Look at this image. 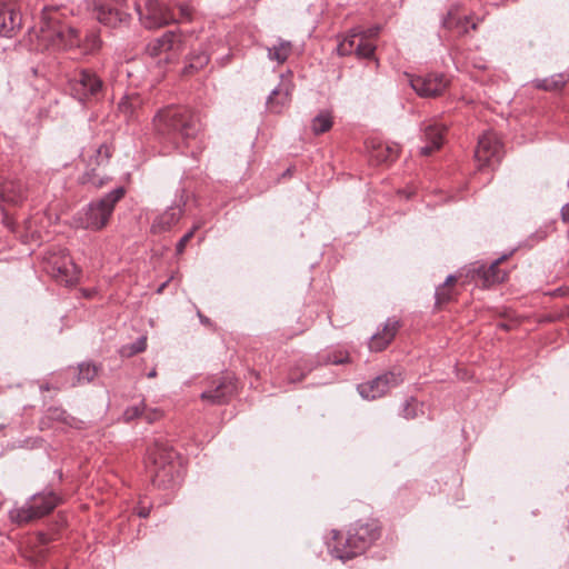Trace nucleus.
Returning <instances> with one entry per match:
<instances>
[{
	"instance_id": "obj_25",
	"label": "nucleus",
	"mask_w": 569,
	"mask_h": 569,
	"mask_svg": "<svg viewBox=\"0 0 569 569\" xmlns=\"http://www.w3.org/2000/svg\"><path fill=\"white\" fill-rule=\"evenodd\" d=\"M210 56L206 50L192 52L188 58V63L183 68V74L189 76L194 71L202 69L208 64Z\"/></svg>"
},
{
	"instance_id": "obj_9",
	"label": "nucleus",
	"mask_w": 569,
	"mask_h": 569,
	"mask_svg": "<svg viewBox=\"0 0 569 569\" xmlns=\"http://www.w3.org/2000/svg\"><path fill=\"white\" fill-rule=\"evenodd\" d=\"M92 8L97 20L109 28L124 26L130 19L126 0H92Z\"/></svg>"
},
{
	"instance_id": "obj_37",
	"label": "nucleus",
	"mask_w": 569,
	"mask_h": 569,
	"mask_svg": "<svg viewBox=\"0 0 569 569\" xmlns=\"http://www.w3.org/2000/svg\"><path fill=\"white\" fill-rule=\"evenodd\" d=\"M146 409V405L141 402L137 406L128 407L123 412V419L124 421L129 422L140 416H142V410Z\"/></svg>"
},
{
	"instance_id": "obj_21",
	"label": "nucleus",
	"mask_w": 569,
	"mask_h": 569,
	"mask_svg": "<svg viewBox=\"0 0 569 569\" xmlns=\"http://www.w3.org/2000/svg\"><path fill=\"white\" fill-rule=\"evenodd\" d=\"M26 198V187L21 180L6 178L0 182V199L2 201L19 204Z\"/></svg>"
},
{
	"instance_id": "obj_20",
	"label": "nucleus",
	"mask_w": 569,
	"mask_h": 569,
	"mask_svg": "<svg viewBox=\"0 0 569 569\" xmlns=\"http://www.w3.org/2000/svg\"><path fill=\"white\" fill-rule=\"evenodd\" d=\"M400 329V321L396 318H389L385 323L382 331L376 332L369 341L370 351L379 352L385 350L395 339Z\"/></svg>"
},
{
	"instance_id": "obj_46",
	"label": "nucleus",
	"mask_w": 569,
	"mask_h": 569,
	"mask_svg": "<svg viewBox=\"0 0 569 569\" xmlns=\"http://www.w3.org/2000/svg\"><path fill=\"white\" fill-rule=\"evenodd\" d=\"M198 317H199L201 323H203L206 326L210 325V319L207 318L206 316H203L200 311H198Z\"/></svg>"
},
{
	"instance_id": "obj_39",
	"label": "nucleus",
	"mask_w": 569,
	"mask_h": 569,
	"mask_svg": "<svg viewBox=\"0 0 569 569\" xmlns=\"http://www.w3.org/2000/svg\"><path fill=\"white\" fill-rule=\"evenodd\" d=\"M192 19V10L189 4L181 3L179 4V13L176 16V20H172L171 22H182V21H190Z\"/></svg>"
},
{
	"instance_id": "obj_14",
	"label": "nucleus",
	"mask_w": 569,
	"mask_h": 569,
	"mask_svg": "<svg viewBox=\"0 0 569 569\" xmlns=\"http://www.w3.org/2000/svg\"><path fill=\"white\" fill-rule=\"evenodd\" d=\"M506 259V256H502L495 261H492L489 266L483 263L475 264L471 269L472 278L478 286L483 288H490L495 284L501 283L507 278V272L499 268V264L502 260Z\"/></svg>"
},
{
	"instance_id": "obj_22",
	"label": "nucleus",
	"mask_w": 569,
	"mask_h": 569,
	"mask_svg": "<svg viewBox=\"0 0 569 569\" xmlns=\"http://www.w3.org/2000/svg\"><path fill=\"white\" fill-rule=\"evenodd\" d=\"M183 204L177 203L169 207L163 213L158 216L153 223L152 229L158 232L167 231L174 226L183 213Z\"/></svg>"
},
{
	"instance_id": "obj_40",
	"label": "nucleus",
	"mask_w": 569,
	"mask_h": 569,
	"mask_svg": "<svg viewBox=\"0 0 569 569\" xmlns=\"http://www.w3.org/2000/svg\"><path fill=\"white\" fill-rule=\"evenodd\" d=\"M199 226L196 224L192 227V229L190 231H188L177 243L176 246V251L178 254H181L184 249H186V246L187 243L190 241V239L193 237L196 230H198Z\"/></svg>"
},
{
	"instance_id": "obj_19",
	"label": "nucleus",
	"mask_w": 569,
	"mask_h": 569,
	"mask_svg": "<svg viewBox=\"0 0 569 569\" xmlns=\"http://www.w3.org/2000/svg\"><path fill=\"white\" fill-rule=\"evenodd\" d=\"M422 131L427 144L420 148V153L430 156L442 146L446 127L437 120H430L423 126Z\"/></svg>"
},
{
	"instance_id": "obj_50",
	"label": "nucleus",
	"mask_w": 569,
	"mask_h": 569,
	"mask_svg": "<svg viewBox=\"0 0 569 569\" xmlns=\"http://www.w3.org/2000/svg\"><path fill=\"white\" fill-rule=\"evenodd\" d=\"M332 533H333V539H337V538H338L339 532H338V531H336V530H333V531H332Z\"/></svg>"
},
{
	"instance_id": "obj_18",
	"label": "nucleus",
	"mask_w": 569,
	"mask_h": 569,
	"mask_svg": "<svg viewBox=\"0 0 569 569\" xmlns=\"http://www.w3.org/2000/svg\"><path fill=\"white\" fill-rule=\"evenodd\" d=\"M293 84L290 79L281 76L280 83L270 92L267 98V109L271 113H281L291 101Z\"/></svg>"
},
{
	"instance_id": "obj_52",
	"label": "nucleus",
	"mask_w": 569,
	"mask_h": 569,
	"mask_svg": "<svg viewBox=\"0 0 569 569\" xmlns=\"http://www.w3.org/2000/svg\"><path fill=\"white\" fill-rule=\"evenodd\" d=\"M471 28H472V29H476V28H477V24L473 22V23L471 24Z\"/></svg>"
},
{
	"instance_id": "obj_30",
	"label": "nucleus",
	"mask_w": 569,
	"mask_h": 569,
	"mask_svg": "<svg viewBox=\"0 0 569 569\" xmlns=\"http://www.w3.org/2000/svg\"><path fill=\"white\" fill-rule=\"evenodd\" d=\"M98 373V367L91 362H82L78 367L77 383L91 382Z\"/></svg>"
},
{
	"instance_id": "obj_5",
	"label": "nucleus",
	"mask_w": 569,
	"mask_h": 569,
	"mask_svg": "<svg viewBox=\"0 0 569 569\" xmlns=\"http://www.w3.org/2000/svg\"><path fill=\"white\" fill-rule=\"evenodd\" d=\"M126 194L123 187H118L104 197L88 204L82 224L86 229L100 230L104 228L113 212L114 206Z\"/></svg>"
},
{
	"instance_id": "obj_42",
	"label": "nucleus",
	"mask_w": 569,
	"mask_h": 569,
	"mask_svg": "<svg viewBox=\"0 0 569 569\" xmlns=\"http://www.w3.org/2000/svg\"><path fill=\"white\" fill-rule=\"evenodd\" d=\"M450 299L449 289L445 286H440L436 289L437 303L446 302Z\"/></svg>"
},
{
	"instance_id": "obj_38",
	"label": "nucleus",
	"mask_w": 569,
	"mask_h": 569,
	"mask_svg": "<svg viewBox=\"0 0 569 569\" xmlns=\"http://www.w3.org/2000/svg\"><path fill=\"white\" fill-rule=\"evenodd\" d=\"M417 400L415 398H410L409 400H406L402 408V416L406 419H413L416 418V408H417Z\"/></svg>"
},
{
	"instance_id": "obj_33",
	"label": "nucleus",
	"mask_w": 569,
	"mask_h": 569,
	"mask_svg": "<svg viewBox=\"0 0 569 569\" xmlns=\"http://www.w3.org/2000/svg\"><path fill=\"white\" fill-rule=\"evenodd\" d=\"M359 38H351V30L349 31L347 38H345L337 47V52L339 56H349L352 52L356 53V46L358 43Z\"/></svg>"
},
{
	"instance_id": "obj_43",
	"label": "nucleus",
	"mask_w": 569,
	"mask_h": 569,
	"mask_svg": "<svg viewBox=\"0 0 569 569\" xmlns=\"http://www.w3.org/2000/svg\"><path fill=\"white\" fill-rule=\"evenodd\" d=\"M563 222L569 223V204H563L560 210Z\"/></svg>"
},
{
	"instance_id": "obj_23",
	"label": "nucleus",
	"mask_w": 569,
	"mask_h": 569,
	"mask_svg": "<svg viewBox=\"0 0 569 569\" xmlns=\"http://www.w3.org/2000/svg\"><path fill=\"white\" fill-rule=\"evenodd\" d=\"M399 147L397 144L379 143L371 151L370 158L377 163H388L397 159Z\"/></svg>"
},
{
	"instance_id": "obj_24",
	"label": "nucleus",
	"mask_w": 569,
	"mask_h": 569,
	"mask_svg": "<svg viewBox=\"0 0 569 569\" xmlns=\"http://www.w3.org/2000/svg\"><path fill=\"white\" fill-rule=\"evenodd\" d=\"M567 80L561 73L552 74L543 79H535L532 84L536 89L556 92L563 88Z\"/></svg>"
},
{
	"instance_id": "obj_15",
	"label": "nucleus",
	"mask_w": 569,
	"mask_h": 569,
	"mask_svg": "<svg viewBox=\"0 0 569 569\" xmlns=\"http://www.w3.org/2000/svg\"><path fill=\"white\" fill-rule=\"evenodd\" d=\"M89 163L86 172L80 177V182L83 184L90 183L96 188H100L106 183V179L100 177L96 172V168L92 167L93 162L96 166L108 163L110 158L109 148L106 144H101L96 149L86 151Z\"/></svg>"
},
{
	"instance_id": "obj_35",
	"label": "nucleus",
	"mask_w": 569,
	"mask_h": 569,
	"mask_svg": "<svg viewBox=\"0 0 569 569\" xmlns=\"http://www.w3.org/2000/svg\"><path fill=\"white\" fill-rule=\"evenodd\" d=\"M46 418L52 421H61L68 423V413L66 410L59 407H50L46 411Z\"/></svg>"
},
{
	"instance_id": "obj_45",
	"label": "nucleus",
	"mask_w": 569,
	"mask_h": 569,
	"mask_svg": "<svg viewBox=\"0 0 569 569\" xmlns=\"http://www.w3.org/2000/svg\"><path fill=\"white\" fill-rule=\"evenodd\" d=\"M149 512H150L149 509L141 507L138 510V516L141 518H147L149 516Z\"/></svg>"
},
{
	"instance_id": "obj_8",
	"label": "nucleus",
	"mask_w": 569,
	"mask_h": 569,
	"mask_svg": "<svg viewBox=\"0 0 569 569\" xmlns=\"http://www.w3.org/2000/svg\"><path fill=\"white\" fill-rule=\"evenodd\" d=\"M136 10L140 22L147 29L161 28L176 20V13L159 0H144L142 4L136 3Z\"/></svg>"
},
{
	"instance_id": "obj_34",
	"label": "nucleus",
	"mask_w": 569,
	"mask_h": 569,
	"mask_svg": "<svg viewBox=\"0 0 569 569\" xmlns=\"http://www.w3.org/2000/svg\"><path fill=\"white\" fill-rule=\"evenodd\" d=\"M376 47L368 40H362L359 38L358 43L356 46V54L359 58H370L373 56Z\"/></svg>"
},
{
	"instance_id": "obj_36",
	"label": "nucleus",
	"mask_w": 569,
	"mask_h": 569,
	"mask_svg": "<svg viewBox=\"0 0 569 569\" xmlns=\"http://www.w3.org/2000/svg\"><path fill=\"white\" fill-rule=\"evenodd\" d=\"M325 363L343 365L350 361L349 355L343 351H332L326 356Z\"/></svg>"
},
{
	"instance_id": "obj_41",
	"label": "nucleus",
	"mask_w": 569,
	"mask_h": 569,
	"mask_svg": "<svg viewBox=\"0 0 569 569\" xmlns=\"http://www.w3.org/2000/svg\"><path fill=\"white\" fill-rule=\"evenodd\" d=\"M162 416V412L158 409H143L142 410V418L148 422L152 423L157 421Z\"/></svg>"
},
{
	"instance_id": "obj_48",
	"label": "nucleus",
	"mask_w": 569,
	"mask_h": 569,
	"mask_svg": "<svg viewBox=\"0 0 569 569\" xmlns=\"http://www.w3.org/2000/svg\"><path fill=\"white\" fill-rule=\"evenodd\" d=\"M40 390H41V391H48V390H50V386H49L48 383H46V385H41V386H40Z\"/></svg>"
},
{
	"instance_id": "obj_26",
	"label": "nucleus",
	"mask_w": 569,
	"mask_h": 569,
	"mask_svg": "<svg viewBox=\"0 0 569 569\" xmlns=\"http://www.w3.org/2000/svg\"><path fill=\"white\" fill-rule=\"evenodd\" d=\"M333 124L332 114L329 110H321L312 120H311V130L315 134H321L331 129Z\"/></svg>"
},
{
	"instance_id": "obj_11",
	"label": "nucleus",
	"mask_w": 569,
	"mask_h": 569,
	"mask_svg": "<svg viewBox=\"0 0 569 569\" xmlns=\"http://www.w3.org/2000/svg\"><path fill=\"white\" fill-rule=\"evenodd\" d=\"M409 84L422 98H436L448 88L450 80L443 73L409 76Z\"/></svg>"
},
{
	"instance_id": "obj_3",
	"label": "nucleus",
	"mask_w": 569,
	"mask_h": 569,
	"mask_svg": "<svg viewBox=\"0 0 569 569\" xmlns=\"http://www.w3.org/2000/svg\"><path fill=\"white\" fill-rule=\"evenodd\" d=\"M380 537V527L377 520L367 522L357 521L349 530L342 546H331L332 556L347 561L365 552Z\"/></svg>"
},
{
	"instance_id": "obj_13",
	"label": "nucleus",
	"mask_w": 569,
	"mask_h": 569,
	"mask_svg": "<svg viewBox=\"0 0 569 569\" xmlns=\"http://www.w3.org/2000/svg\"><path fill=\"white\" fill-rule=\"evenodd\" d=\"M19 0H0V37L12 38L21 28Z\"/></svg>"
},
{
	"instance_id": "obj_1",
	"label": "nucleus",
	"mask_w": 569,
	"mask_h": 569,
	"mask_svg": "<svg viewBox=\"0 0 569 569\" xmlns=\"http://www.w3.org/2000/svg\"><path fill=\"white\" fill-rule=\"evenodd\" d=\"M153 129L163 153L188 147L200 131L199 118L183 107H166L153 117Z\"/></svg>"
},
{
	"instance_id": "obj_10",
	"label": "nucleus",
	"mask_w": 569,
	"mask_h": 569,
	"mask_svg": "<svg viewBox=\"0 0 569 569\" xmlns=\"http://www.w3.org/2000/svg\"><path fill=\"white\" fill-rule=\"evenodd\" d=\"M403 381L400 371H388L375 379L360 383L357 387L359 395L367 400H375L386 395L391 388L399 386Z\"/></svg>"
},
{
	"instance_id": "obj_6",
	"label": "nucleus",
	"mask_w": 569,
	"mask_h": 569,
	"mask_svg": "<svg viewBox=\"0 0 569 569\" xmlns=\"http://www.w3.org/2000/svg\"><path fill=\"white\" fill-rule=\"evenodd\" d=\"M101 78L90 69H81L69 80L71 96L80 102L98 100L103 96Z\"/></svg>"
},
{
	"instance_id": "obj_4",
	"label": "nucleus",
	"mask_w": 569,
	"mask_h": 569,
	"mask_svg": "<svg viewBox=\"0 0 569 569\" xmlns=\"http://www.w3.org/2000/svg\"><path fill=\"white\" fill-rule=\"evenodd\" d=\"M61 502L62 497L58 492L44 489L32 495L22 506L12 508L9 516L18 525L32 522L51 513Z\"/></svg>"
},
{
	"instance_id": "obj_12",
	"label": "nucleus",
	"mask_w": 569,
	"mask_h": 569,
	"mask_svg": "<svg viewBox=\"0 0 569 569\" xmlns=\"http://www.w3.org/2000/svg\"><path fill=\"white\" fill-rule=\"evenodd\" d=\"M501 143L493 132L483 133L479 140L475 151V158L481 168L492 167L495 162L500 161Z\"/></svg>"
},
{
	"instance_id": "obj_44",
	"label": "nucleus",
	"mask_w": 569,
	"mask_h": 569,
	"mask_svg": "<svg viewBox=\"0 0 569 569\" xmlns=\"http://www.w3.org/2000/svg\"><path fill=\"white\" fill-rule=\"evenodd\" d=\"M442 26L448 29L452 28L451 12H449L448 16L442 20Z\"/></svg>"
},
{
	"instance_id": "obj_7",
	"label": "nucleus",
	"mask_w": 569,
	"mask_h": 569,
	"mask_svg": "<svg viewBox=\"0 0 569 569\" xmlns=\"http://www.w3.org/2000/svg\"><path fill=\"white\" fill-rule=\"evenodd\" d=\"M176 458V452L166 442L156 440L153 446L148 449V460L152 463L150 472L152 476L153 485L160 487L164 485V478L171 473L172 461Z\"/></svg>"
},
{
	"instance_id": "obj_32",
	"label": "nucleus",
	"mask_w": 569,
	"mask_h": 569,
	"mask_svg": "<svg viewBox=\"0 0 569 569\" xmlns=\"http://www.w3.org/2000/svg\"><path fill=\"white\" fill-rule=\"evenodd\" d=\"M380 32V26H373L370 28L355 27L351 29V38H360L362 40H370L376 38Z\"/></svg>"
},
{
	"instance_id": "obj_31",
	"label": "nucleus",
	"mask_w": 569,
	"mask_h": 569,
	"mask_svg": "<svg viewBox=\"0 0 569 569\" xmlns=\"http://www.w3.org/2000/svg\"><path fill=\"white\" fill-rule=\"evenodd\" d=\"M146 348L147 338L140 337L134 342L122 346L120 349V356L124 358H130L137 353L144 351Z\"/></svg>"
},
{
	"instance_id": "obj_49",
	"label": "nucleus",
	"mask_w": 569,
	"mask_h": 569,
	"mask_svg": "<svg viewBox=\"0 0 569 569\" xmlns=\"http://www.w3.org/2000/svg\"><path fill=\"white\" fill-rule=\"evenodd\" d=\"M157 376V371L156 369H152L149 373H148V378H154Z\"/></svg>"
},
{
	"instance_id": "obj_29",
	"label": "nucleus",
	"mask_w": 569,
	"mask_h": 569,
	"mask_svg": "<svg viewBox=\"0 0 569 569\" xmlns=\"http://www.w3.org/2000/svg\"><path fill=\"white\" fill-rule=\"evenodd\" d=\"M140 104V98L138 96H126L123 97L119 104L118 109L127 120L133 117L137 107Z\"/></svg>"
},
{
	"instance_id": "obj_47",
	"label": "nucleus",
	"mask_w": 569,
	"mask_h": 569,
	"mask_svg": "<svg viewBox=\"0 0 569 569\" xmlns=\"http://www.w3.org/2000/svg\"><path fill=\"white\" fill-rule=\"evenodd\" d=\"M453 281H456V277L450 274L447 277L442 286L448 287V284L452 283Z\"/></svg>"
},
{
	"instance_id": "obj_2",
	"label": "nucleus",
	"mask_w": 569,
	"mask_h": 569,
	"mask_svg": "<svg viewBox=\"0 0 569 569\" xmlns=\"http://www.w3.org/2000/svg\"><path fill=\"white\" fill-rule=\"evenodd\" d=\"M39 44L44 49H80L82 54H92L101 47V39L98 32L89 31L82 38L78 30L66 26L54 16L42 14L37 30Z\"/></svg>"
},
{
	"instance_id": "obj_51",
	"label": "nucleus",
	"mask_w": 569,
	"mask_h": 569,
	"mask_svg": "<svg viewBox=\"0 0 569 569\" xmlns=\"http://www.w3.org/2000/svg\"><path fill=\"white\" fill-rule=\"evenodd\" d=\"M167 283H163L159 289H158V292H161L163 290V288L166 287Z\"/></svg>"
},
{
	"instance_id": "obj_27",
	"label": "nucleus",
	"mask_w": 569,
	"mask_h": 569,
	"mask_svg": "<svg viewBox=\"0 0 569 569\" xmlns=\"http://www.w3.org/2000/svg\"><path fill=\"white\" fill-rule=\"evenodd\" d=\"M79 270L77 266L71 261H64L61 266L57 267V276L61 277V280L67 284H73L78 281Z\"/></svg>"
},
{
	"instance_id": "obj_28",
	"label": "nucleus",
	"mask_w": 569,
	"mask_h": 569,
	"mask_svg": "<svg viewBox=\"0 0 569 569\" xmlns=\"http://www.w3.org/2000/svg\"><path fill=\"white\" fill-rule=\"evenodd\" d=\"M291 52V43L280 40L277 46L268 48V58L278 63H283Z\"/></svg>"
},
{
	"instance_id": "obj_17",
	"label": "nucleus",
	"mask_w": 569,
	"mask_h": 569,
	"mask_svg": "<svg viewBox=\"0 0 569 569\" xmlns=\"http://www.w3.org/2000/svg\"><path fill=\"white\" fill-rule=\"evenodd\" d=\"M236 380L227 375L213 381V387L201 393V399L211 405H222L227 402L236 391Z\"/></svg>"
},
{
	"instance_id": "obj_16",
	"label": "nucleus",
	"mask_w": 569,
	"mask_h": 569,
	"mask_svg": "<svg viewBox=\"0 0 569 569\" xmlns=\"http://www.w3.org/2000/svg\"><path fill=\"white\" fill-rule=\"evenodd\" d=\"M183 48V36L176 31H167L162 37L154 39L147 46V52L151 57L166 54V60L170 59L169 52L176 53Z\"/></svg>"
}]
</instances>
